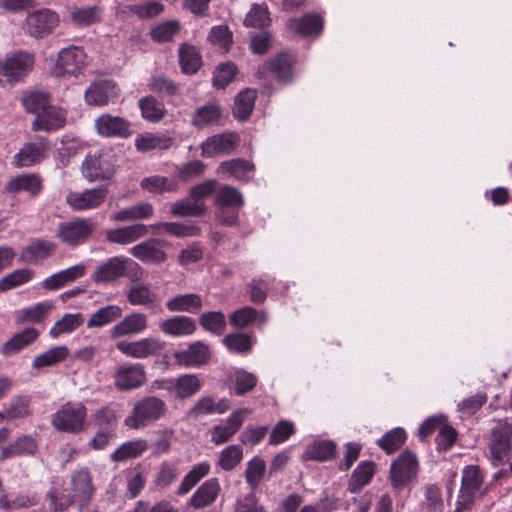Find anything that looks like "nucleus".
Returning a JSON list of instances; mask_svg holds the SVG:
<instances>
[{
    "mask_svg": "<svg viewBox=\"0 0 512 512\" xmlns=\"http://www.w3.org/2000/svg\"><path fill=\"white\" fill-rule=\"evenodd\" d=\"M55 249L56 245L53 242L45 239H35L22 249L19 261L38 264L49 258Z\"/></svg>",
    "mask_w": 512,
    "mask_h": 512,
    "instance_id": "412c9836",
    "label": "nucleus"
},
{
    "mask_svg": "<svg viewBox=\"0 0 512 512\" xmlns=\"http://www.w3.org/2000/svg\"><path fill=\"white\" fill-rule=\"evenodd\" d=\"M201 327L215 335H222L226 328V317L220 311H211L199 317Z\"/></svg>",
    "mask_w": 512,
    "mask_h": 512,
    "instance_id": "680f3d73",
    "label": "nucleus"
},
{
    "mask_svg": "<svg viewBox=\"0 0 512 512\" xmlns=\"http://www.w3.org/2000/svg\"><path fill=\"white\" fill-rule=\"evenodd\" d=\"M84 264H77L47 277L42 282V287L48 291L58 290L67 284L81 278L85 274Z\"/></svg>",
    "mask_w": 512,
    "mask_h": 512,
    "instance_id": "b1692460",
    "label": "nucleus"
},
{
    "mask_svg": "<svg viewBox=\"0 0 512 512\" xmlns=\"http://www.w3.org/2000/svg\"><path fill=\"white\" fill-rule=\"evenodd\" d=\"M265 471L266 463L262 458L256 456L248 462L245 470V479L252 490L257 489L264 477Z\"/></svg>",
    "mask_w": 512,
    "mask_h": 512,
    "instance_id": "0e129e2a",
    "label": "nucleus"
},
{
    "mask_svg": "<svg viewBox=\"0 0 512 512\" xmlns=\"http://www.w3.org/2000/svg\"><path fill=\"white\" fill-rule=\"evenodd\" d=\"M227 409L228 404L226 400L215 402L214 398L210 396H204L193 405L188 414L190 416H201L213 413L222 414Z\"/></svg>",
    "mask_w": 512,
    "mask_h": 512,
    "instance_id": "de8ad7c7",
    "label": "nucleus"
},
{
    "mask_svg": "<svg viewBox=\"0 0 512 512\" xmlns=\"http://www.w3.org/2000/svg\"><path fill=\"white\" fill-rule=\"evenodd\" d=\"M271 23L270 13L266 5L253 4L244 19L246 27L264 29Z\"/></svg>",
    "mask_w": 512,
    "mask_h": 512,
    "instance_id": "052dcab7",
    "label": "nucleus"
},
{
    "mask_svg": "<svg viewBox=\"0 0 512 512\" xmlns=\"http://www.w3.org/2000/svg\"><path fill=\"white\" fill-rule=\"evenodd\" d=\"M222 115V108L218 103H208L195 109L191 124L197 129H203L220 123Z\"/></svg>",
    "mask_w": 512,
    "mask_h": 512,
    "instance_id": "bb28decb",
    "label": "nucleus"
},
{
    "mask_svg": "<svg viewBox=\"0 0 512 512\" xmlns=\"http://www.w3.org/2000/svg\"><path fill=\"white\" fill-rule=\"evenodd\" d=\"M102 10L97 6L75 7L69 12L70 21L78 27L91 26L101 20Z\"/></svg>",
    "mask_w": 512,
    "mask_h": 512,
    "instance_id": "58836bf2",
    "label": "nucleus"
},
{
    "mask_svg": "<svg viewBox=\"0 0 512 512\" xmlns=\"http://www.w3.org/2000/svg\"><path fill=\"white\" fill-rule=\"evenodd\" d=\"M22 104L26 112L38 117L50 106V98L47 93L34 91L22 98Z\"/></svg>",
    "mask_w": 512,
    "mask_h": 512,
    "instance_id": "bf43d9fd",
    "label": "nucleus"
},
{
    "mask_svg": "<svg viewBox=\"0 0 512 512\" xmlns=\"http://www.w3.org/2000/svg\"><path fill=\"white\" fill-rule=\"evenodd\" d=\"M223 344L231 351L239 354H247L252 350L253 342L249 334L231 333L226 335Z\"/></svg>",
    "mask_w": 512,
    "mask_h": 512,
    "instance_id": "e2e57ef3",
    "label": "nucleus"
},
{
    "mask_svg": "<svg viewBox=\"0 0 512 512\" xmlns=\"http://www.w3.org/2000/svg\"><path fill=\"white\" fill-rule=\"evenodd\" d=\"M487 444L493 460L507 461L512 450V423L496 421L488 434Z\"/></svg>",
    "mask_w": 512,
    "mask_h": 512,
    "instance_id": "423d86ee",
    "label": "nucleus"
},
{
    "mask_svg": "<svg viewBox=\"0 0 512 512\" xmlns=\"http://www.w3.org/2000/svg\"><path fill=\"white\" fill-rule=\"evenodd\" d=\"M161 330L171 336L191 335L196 330L195 321L187 316H174L160 324Z\"/></svg>",
    "mask_w": 512,
    "mask_h": 512,
    "instance_id": "4c0bfd02",
    "label": "nucleus"
},
{
    "mask_svg": "<svg viewBox=\"0 0 512 512\" xmlns=\"http://www.w3.org/2000/svg\"><path fill=\"white\" fill-rule=\"evenodd\" d=\"M139 107L144 119L149 122L161 121L167 113L163 102L153 96H146L139 101Z\"/></svg>",
    "mask_w": 512,
    "mask_h": 512,
    "instance_id": "37998d69",
    "label": "nucleus"
},
{
    "mask_svg": "<svg viewBox=\"0 0 512 512\" xmlns=\"http://www.w3.org/2000/svg\"><path fill=\"white\" fill-rule=\"evenodd\" d=\"M336 457V444L332 440H320L309 444L302 458L304 460L329 461Z\"/></svg>",
    "mask_w": 512,
    "mask_h": 512,
    "instance_id": "f704fd0d",
    "label": "nucleus"
},
{
    "mask_svg": "<svg viewBox=\"0 0 512 512\" xmlns=\"http://www.w3.org/2000/svg\"><path fill=\"white\" fill-rule=\"evenodd\" d=\"M156 299V293L148 286L141 284L130 286V304L150 308L154 306Z\"/></svg>",
    "mask_w": 512,
    "mask_h": 512,
    "instance_id": "338daca9",
    "label": "nucleus"
},
{
    "mask_svg": "<svg viewBox=\"0 0 512 512\" xmlns=\"http://www.w3.org/2000/svg\"><path fill=\"white\" fill-rule=\"evenodd\" d=\"M206 164L200 160H192L181 165L176 166L175 175L173 178L177 179V183L190 182L204 174Z\"/></svg>",
    "mask_w": 512,
    "mask_h": 512,
    "instance_id": "864d4df0",
    "label": "nucleus"
},
{
    "mask_svg": "<svg viewBox=\"0 0 512 512\" xmlns=\"http://www.w3.org/2000/svg\"><path fill=\"white\" fill-rule=\"evenodd\" d=\"M164 349V343L157 338H144L138 341L130 342V356L136 358H146L159 355Z\"/></svg>",
    "mask_w": 512,
    "mask_h": 512,
    "instance_id": "ea45409f",
    "label": "nucleus"
},
{
    "mask_svg": "<svg viewBox=\"0 0 512 512\" xmlns=\"http://www.w3.org/2000/svg\"><path fill=\"white\" fill-rule=\"evenodd\" d=\"M406 439L407 434L405 430L397 427L386 432L382 438L377 441V444L387 454H392L404 445Z\"/></svg>",
    "mask_w": 512,
    "mask_h": 512,
    "instance_id": "4d7b16f0",
    "label": "nucleus"
},
{
    "mask_svg": "<svg viewBox=\"0 0 512 512\" xmlns=\"http://www.w3.org/2000/svg\"><path fill=\"white\" fill-rule=\"evenodd\" d=\"M173 144L174 139L164 133L144 132L138 134L135 139V147L142 153L168 150Z\"/></svg>",
    "mask_w": 512,
    "mask_h": 512,
    "instance_id": "393cba45",
    "label": "nucleus"
},
{
    "mask_svg": "<svg viewBox=\"0 0 512 512\" xmlns=\"http://www.w3.org/2000/svg\"><path fill=\"white\" fill-rule=\"evenodd\" d=\"M419 462L416 454L410 450H404L392 462L390 467V483L397 490L408 486L417 477Z\"/></svg>",
    "mask_w": 512,
    "mask_h": 512,
    "instance_id": "20e7f679",
    "label": "nucleus"
},
{
    "mask_svg": "<svg viewBox=\"0 0 512 512\" xmlns=\"http://www.w3.org/2000/svg\"><path fill=\"white\" fill-rule=\"evenodd\" d=\"M50 510L62 512L67 510L73 503H76L71 491L66 493L63 487L53 486L47 493Z\"/></svg>",
    "mask_w": 512,
    "mask_h": 512,
    "instance_id": "5fc2aeb1",
    "label": "nucleus"
},
{
    "mask_svg": "<svg viewBox=\"0 0 512 512\" xmlns=\"http://www.w3.org/2000/svg\"><path fill=\"white\" fill-rule=\"evenodd\" d=\"M70 491L76 500V503L87 505L92 499L95 487L92 481V475L87 468L74 471L70 478Z\"/></svg>",
    "mask_w": 512,
    "mask_h": 512,
    "instance_id": "dca6fc26",
    "label": "nucleus"
},
{
    "mask_svg": "<svg viewBox=\"0 0 512 512\" xmlns=\"http://www.w3.org/2000/svg\"><path fill=\"white\" fill-rule=\"evenodd\" d=\"M240 137L236 132H223L208 137L200 146L201 156L210 158L232 153L239 145Z\"/></svg>",
    "mask_w": 512,
    "mask_h": 512,
    "instance_id": "f8f14e48",
    "label": "nucleus"
},
{
    "mask_svg": "<svg viewBox=\"0 0 512 512\" xmlns=\"http://www.w3.org/2000/svg\"><path fill=\"white\" fill-rule=\"evenodd\" d=\"M95 126L98 133L106 137H126L128 132V125L124 118L109 114L98 117Z\"/></svg>",
    "mask_w": 512,
    "mask_h": 512,
    "instance_id": "c85d7f7f",
    "label": "nucleus"
},
{
    "mask_svg": "<svg viewBox=\"0 0 512 512\" xmlns=\"http://www.w3.org/2000/svg\"><path fill=\"white\" fill-rule=\"evenodd\" d=\"M209 472L210 465L207 462H202L193 466L192 469L182 479L181 484L177 490V494H187L201 481V479L207 476Z\"/></svg>",
    "mask_w": 512,
    "mask_h": 512,
    "instance_id": "a18cd8bd",
    "label": "nucleus"
},
{
    "mask_svg": "<svg viewBox=\"0 0 512 512\" xmlns=\"http://www.w3.org/2000/svg\"><path fill=\"white\" fill-rule=\"evenodd\" d=\"M39 337V331L36 328L28 327L15 333L11 338L5 341L0 352L5 357L18 354L20 351L34 343Z\"/></svg>",
    "mask_w": 512,
    "mask_h": 512,
    "instance_id": "5701e85b",
    "label": "nucleus"
},
{
    "mask_svg": "<svg viewBox=\"0 0 512 512\" xmlns=\"http://www.w3.org/2000/svg\"><path fill=\"white\" fill-rule=\"evenodd\" d=\"M221 486L217 478L203 482L188 501V505L196 510L211 506L218 498Z\"/></svg>",
    "mask_w": 512,
    "mask_h": 512,
    "instance_id": "aec40b11",
    "label": "nucleus"
},
{
    "mask_svg": "<svg viewBox=\"0 0 512 512\" xmlns=\"http://www.w3.org/2000/svg\"><path fill=\"white\" fill-rule=\"evenodd\" d=\"M206 212V205L189 198H184L171 205V213L177 217H198Z\"/></svg>",
    "mask_w": 512,
    "mask_h": 512,
    "instance_id": "13d9d810",
    "label": "nucleus"
},
{
    "mask_svg": "<svg viewBox=\"0 0 512 512\" xmlns=\"http://www.w3.org/2000/svg\"><path fill=\"white\" fill-rule=\"evenodd\" d=\"M11 195L26 193L31 198L38 197L43 190V179L38 173H23L12 177L5 185Z\"/></svg>",
    "mask_w": 512,
    "mask_h": 512,
    "instance_id": "2eb2a0df",
    "label": "nucleus"
},
{
    "mask_svg": "<svg viewBox=\"0 0 512 512\" xmlns=\"http://www.w3.org/2000/svg\"><path fill=\"white\" fill-rule=\"evenodd\" d=\"M179 63L183 73L195 74L202 64L197 48L186 43L182 44L179 49Z\"/></svg>",
    "mask_w": 512,
    "mask_h": 512,
    "instance_id": "a19ab883",
    "label": "nucleus"
},
{
    "mask_svg": "<svg viewBox=\"0 0 512 512\" xmlns=\"http://www.w3.org/2000/svg\"><path fill=\"white\" fill-rule=\"evenodd\" d=\"M60 19L56 12L41 9L27 15L24 30L34 38H43L53 32L59 25Z\"/></svg>",
    "mask_w": 512,
    "mask_h": 512,
    "instance_id": "9d476101",
    "label": "nucleus"
},
{
    "mask_svg": "<svg viewBox=\"0 0 512 512\" xmlns=\"http://www.w3.org/2000/svg\"><path fill=\"white\" fill-rule=\"evenodd\" d=\"M95 224L88 218H79L59 225L58 236L69 246L86 241L95 231Z\"/></svg>",
    "mask_w": 512,
    "mask_h": 512,
    "instance_id": "9b49d317",
    "label": "nucleus"
},
{
    "mask_svg": "<svg viewBox=\"0 0 512 512\" xmlns=\"http://www.w3.org/2000/svg\"><path fill=\"white\" fill-rule=\"evenodd\" d=\"M210 350L207 345L197 341L185 350L177 351L174 354V358L178 364L189 366H201L205 365L210 360Z\"/></svg>",
    "mask_w": 512,
    "mask_h": 512,
    "instance_id": "4be33fe9",
    "label": "nucleus"
},
{
    "mask_svg": "<svg viewBox=\"0 0 512 512\" xmlns=\"http://www.w3.org/2000/svg\"><path fill=\"white\" fill-rule=\"evenodd\" d=\"M216 207L242 208L244 199L241 192L229 185L220 187L215 196Z\"/></svg>",
    "mask_w": 512,
    "mask_h": 512,
    "instance_id": "8fccbe9b",
    "label": "nucleus"
},
{
    "mask_svg": "<svg viewBox=\"0 0 512 512\" xmlns=\"http://www.w3.org/2000/svg\"><path fill=\"white\" fill-rule=\"evenodd\" d=\"M87 409L81 402H67L52 415V426L62 432L79 433L85 428Z\"/></svg>",
    "mask_w": 512,
    "mask_h": 512,
    "instance_id": "f03ea898",
    "label": "nucleus"
},
{
    "mask_svg": "<svg viewBox=\"0 0 512 512\" xmlns=\"http://www.w3.org/2000/svg\"><path fill=\"white\" fill-rule=\"evenodd\" d=\"M68 355L69 351L66 346H56L37 355L32 362V367L34 369H41L44 367L53 366L64 361Z\"/></svg>",
    "mask_w": 512,
    "mask_h": 512,
    "instance_id": "c03bdc74",
    "label": "nucleus"
},
{
    "mask_svg": "<svg viewBox=\"0 0 512 512\" xmlns=\"http://www.w3.org/2000/svg\"><path fill=\"white\" fill-rule=\"evenodd\" d=\"M242 458V448L239 445H230L220 453L218 465L224 471H231L241 462Z\"/></svg>",
    "mask_w": 512,
    "mask_h": 512,
    "instance_id": "774afa93",
    "label": "nucleus"
},
{
    "mask_svg": "<svg viewBox=\"0 0 512 512\" xmlns=\"http://www.w3.org/2000/svg\"><path fill=\"white\" fill-rule=\"evenodd\" d=\"M119 96L118 86L109 80L91 84L85 92V101L90 106H104Z\"/></svg>",
    "mask_w": 512,
    "mask_h": 512,
    "instance_id": "f3484780",
    "label": "nucleus"
},
{
    "mask_svg": "<svg viewBox=\"0 0 512 512\" xmlns=\"http://www.w3.org/2000/svg\"><path fill=\"white\" fill-rule=\"evenodd\" d=\"M209 472L210 465L207 462H202L193 466L192 469L182 479L181 484L177 490V494H187L201 481V479L207 476Z\"/></svg>",
    "mask_w": 512,
    "mask_h": 512,
    "instance_id": "49530a36",
    "label": "nucleus"
},
{
    "mask_svg": "<svg viewBox=\"0 0 512 512\" xmlns=\"http://www.w3.org/2000/svg\"><path fill=\"white\" fill-rule=\"evenodd\" d=\"M202 388V380L195 374H183L176 378V399L191 398Z\"/></svg>",
    "mask_w": 512,
    "mask_h": 512,
    "instance_id": "79ce46f5",
    "label": "nucleus"
},
{
    "mask_svg": "<svg viewBox=\"0 0 512 512\" xmlns=\"http://www.w3.org/2000/svg\"><path fill=\"white\" fill-rule=\"evenodd\" d=\"M84 322L80 313H67L62 319L58 320L50 329L49 335L56 339L62 334H69L78 329Z\"/></svg>",
    "mask_w": 512,
    "mask_h": 512,
    "instance_id": "09e8293b",
    "label": "nucleus"
},
{
    "mask_svg": "<svg viewBox=\"0 0 512 512\" xmlns=\"http://www.w3.org/2000/svg\"><path fill=\"white\" fill-rule=\"evenodd\" d=\"M51 150V143L46 137L38 136L33 141L23 144L14 155L12 165L16 168H29L43 162Z\"/></svg>",
    "mask_w": 512,
    "mask_h": 512,
    "instance_id": "6e6552de",
    "label": "nucleus"
},
{
    "mask_svg": "<svg viewBox=\"0 0 512 512\" xmlns=\"http://www.w3.org/2000/svg\"><path fill=\"white\" fill-rule=\"evenodd\" d=\"M122 314V310L119 306L116 305H108L98 309L95 313H93L88 322V328H100L110 324L116 319L120 318Z\"/></svg>",
    "mask_w": 512,
    "mask_h": 512,
    "instance_id": "603ef678",
    "label": "nucleus"
},
{
    "mask_svg": "<svg viewBox=\"0 0 512 512\" xmlns=\"http://www.w3.org/2000/svg\"><path fill=\"white\" fill-rule=\"evenodd\" d=\"M35 57L33 53L19 51L0 61V76L10 84L22 81L33 69Z\"/></svg>",
    "mask_w": 512,
    "mask_h": 512,
    "instance_id": "0eeeda50",
    "label": "nucleus"
},
{
    "mask_svg": "<svg viewBox=\"0 0 512 512\" xmlns=\"http://www.w3.org/2000/svg\"><path fill=\"white\" fill-rule=\"evenodd\" d=\"M52 307L50 301H42L32 307L23 308L17 312V321L19 323H39L46 318Z\"/></svg>",
    "mask_w": 512,
    "mask_h": 512,
    "instance_id": "3c124183",
    "label": "nucleus"
},
{
    "mask_svg": "<svg viewBox=\"0 0 512 512\" xmlns=\"http://www.w3.org/2000/svg\"><path fill=\"white\" fill-rule=\"evenodd\" d=\"M66 120L67 115L64 109L50 105L38 117L34 118L31 123V130L34 132H55L66 125Z\"/></svg>",
    "mask_w": 512,
    "mask_h": 512,
    "instance_id": "6ab92c4d",
    "label": "nucleus"
},
{
    "mask_svg": "<svg viewBox=\"0 0 512 512\" xmlns=\"http://www.w3.org/2000/svg\"><path fill=\"white\" fill-rule=\"evenodd\" d=\"M131 253L144 263L161 264L167 259L166 253L159 247V241L156 239H149L134 246Z\"/></svg>",
    "mask_w": 512,
    "mask_h": 512,
    "instance_id": "a878e982",
    "label": "nucleus"
},
{
    "mask_svg": "<svg viewBox=\"0 0 512 512\" xmlns=\"http://www.w3.org/2000/svg\"><path fill=\"white\" fill-rule=\"evenodd\" d=\"M167 412L166 403L155 396H148L138 401L130 416V428H143L163 417Z\"/></svg>",
    "mask_w": 512,
    "mask_h": 512,
    "instance_id": "39448f33",
    "label": "nucleus"
},
{
    "mask_svg": "<svg viewBox=\"0 0 512 512\" xmlns=\"http://www.w3.org/2000/svg\"><path fill=\"white\" fill-rule=\"evenodd\" d=\"M295 58L288 52H280L258 65L254 75L258 80H265L273 74L281 84H290L294 80Z\"/></svg>",
    "mask_w": 512,
    "mask_h": 512,
    "instance_id": "f257e3e1",
    "label": "nucleus"
},
{
    "mask_svg": "<svg viewBox=\"0 0 512 512\" xmlns=\"http://www.w3.org/2000/svg\"><path fill=\"white\" fill-rule=\"evenodd\" d=\"M267 321V314L258 311L253 307L245 306L234 311L230 316V324L236 328L243 329L249 325L262 326Z\"/></svg>",
    "mask_w": 512,
    "mask_h": 512,
    "instance_id": "7c9ffc66",
    "label": "nucleus"
},
{
    "mask_svg": "<svg viewBox=\"0 0 512 512\" xmlns=\"http://www.w3.org/2000/svg\"><path fill=\"white\" fill-rule=\"evenodd\" d=\"M166 308L171 312L198 313L202 308V298L194 293L177 295L167 301Z\"/></svg>",
    "mask_w": 512,
    "mask_h": 512,
    "instance_id": "e433bc0d",
    "label": "nucleus"
},
{
    "mask_svg": "<svg viewBox=\"0 0 512 512\" xmlns=\"http://www.w3.org/2000/svg\"><path fill=\"white\" fill-rule=\"evenodd\" d=\"M87 55L82 47L69 46L58 52L51 73L57 78L78 77L86 66Z\"/></svg>",
    "mask_w": 512,
    "mask_h": 512,
    "instance_id": "7ed1b4c3",
    "label": "nucleus"
},
{
    "mask_svg": "<svg viewBox=\"0 0 512 512\" xmlns=\"http://www.w3.org/2000/svg\"><path fill=\"white\" fill-rule=\"evenodd\" d=\"M108 193L106 185L82 191H70L66 195V203L73 211L94 210L106 201Z\"/></svg>",
    "mask_w": 512,
    "mask_h": 512,
    "instance_id": "1a4fd4ad",
    "label": "nucleus"
},
{
    "mask_svg": "<svg viewBox=\"0 0 512 512\" xmlns=\"http://www.w3.org/2000/svg\"><path fill=\"white\" fill-rule=\"evenodd\" d=\"M256 98L257 91L255 89L246 88L239 92L235 97L232 110L234 117L240 121H246L254 109Z\"/></svg>",
    "mask_w": 512,
    "mask_h": 512,
    "instance_id": "c9c22d12",
    "label": "nucleus"
},
{
    "mask_svg": "<svg viewBox=\"0 0 512 512\" xmlns=\"http://www.w3.org/2000/svg\"><path fill=\"white\" fill-rule=\"evenodd\" d=\"M34 275V271L29 268L16 269L0 279V292H6L22 286L30 282Z\"/></svg>",
    "mask_w": 512,
    "mask_h": 512,
    "instance_id": "6e6d98bb",
    "label": "nucleus"
},
{
    "mask_svg": "<svg viewBox=\"0 0 512 512\" xmlns=\"http://www.w3.org/2000/svg\"><path fill=\"white\" fill-rule=\"evenodd\" d=\"M128 270V261L125 257H111L103 262L92 275L95 283H112L124 277Z\"/></svg>",
    "mask_w": 512,
    "mask_h": 512,
    "instance_id": "a211bd4d",
    "label": "nucleus"
},
{
    "mask_svg": "<svg viewBox=\"0 0 512 512\" xmlns=\"http://www.w3.org/2000/svg\"><path fill=\"white\" fill-rule=\"evenodd\" d=\"M483 481L484 475L478 465L466 466L463 470L457 501L471 507L474 503L476 492L481 489Z\"/></svg>",
    "mask_w": 512,
    "mask_h": 512,
    "instance_id": "4468645a",
    "label": "nucleus"
},
{
    "mask_svg": "<svg viewBox=\"0 0 512 512\" xmlns=\"http://www.w3.org/2000/svg\"><path fill=\"white\" fill-rule=\"evenodd\" d=\"M81 174L89 182L109 180L113 176V171L105 169L101 163L99 154H88L81 165Z\"/></svg>",
    "mask_w": 512,
    "mask_h": 512,
    "instance_id": "cd10ccee",
    "label": "nucleus"
},
{
    "mask_svg": "<svg viewBox=\"0 0 512 512\" xmlns=\"http://www.w3.org/2000/svg\"><path fill=\"white\" fill-rule=\"evenodd\" d=\"M37 450L38 443L36 439L30 435H23L2 449L1 458L7 459L23 455H33Z\"/></svg>",
    "mask_w": 512,
    "mask_h": 512,
    "instance_id": "72a5a7b5",
    "label": "nucleus"
},
{
    "mask_svg": "<svg viewBox=\"0 0 512 512\" xmlns=\"http://www.w3.org/2000/svg\"><path fill=\"white\" fill-rule=\"evenodd\" d=\"M254 169L255 166L252 162L242 158H236L221 162L218 167V173L246 182L250 179L249 174L253 172Z\"/></svg>",
    "mask_w": 512,
    "mask_h": 512,
    "instance_id": "2f4dec72",
    "label": "nucleus"
},
{
    "mask_svg": "<svg viewBox=\"0 0 512 512\" xmlns=\"http://www.w3.org/2000/svg\"><path fill=\"white\" fill-rule=\"evenodd\" d=\"M376 471V464L373 461H362L352 472L348 482V491L358 493L364 486L368 485Z\"/></svg>",
    "mask_w": 512,
    "mask_h": 512,
    "instance_id": "473e14b6",
    "label": "nucleus"
},
{
    "mask_svg": "<svg viewBox=\"0 0 512 512\" xmlns=\"http://www.w3.org/2000/svg\"><path fill=\"white\" fill-rule=\"evenodd\" d=\"M140 187L151 194L176 193L180 186L177 179L173 177L152 175L144 177L140 182Z\"/></svg>",
    "mask_w": 512,
    "mask_h": 512,
    "instance_id": "c756f323",
    "label": "nucleus"
},
{
    "mask_svg": "<svg viewBox=\"0 0 512 512\" xmlns=\"http://www.w3.org/2000/svg\"><path fill=\"white\" fill-rule=\"evenodd\" d=\"M181 25L178 20L163 22L151 30V38L155 42L166 43L173 40L174 36L180 32Z\"/></svg>",
    "mask_w": 512,
    "mask_h": 512,
    "instance_id": "69168bd1",
    "label": "nucleus"
},
{
    "mask_svg": "<svg viewBox=\"0 0 512 512\" xmlns=\"http://www.w3.org/2000/svg\"><path fill=\"white\" fill-rule=\"evenodd\" d=\"M324 17L320 13H306L301 17L291 18L287 21L286 27L292 33L303 38H317L324 29Z\"/></svg>",
    "mask_w": 512,
    "mask_h": 512,
    "instance_id": "ddd939ff",
    "label": "nucleus"
}]
</instances>
